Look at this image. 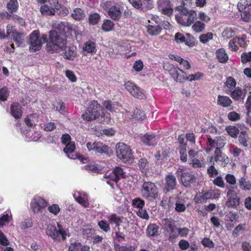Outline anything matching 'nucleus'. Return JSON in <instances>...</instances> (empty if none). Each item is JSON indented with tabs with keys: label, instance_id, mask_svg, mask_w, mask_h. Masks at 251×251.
Wrapping results in <instances>:
<instances>
[{
	"label": "nucleus",
	"instance_id": "39",
	"mask_svg": "<svg viewBox=\"0 0 251 251\" xmlns=\"http://www.w3.org/2000/svg\"><path fill=\"white\" fill-rule=\"evenodd\" d=\"M240 187L244 190H249L251 188V183L250 181H246L245 178L241 177L239 180Z\"/></svg>",
	"mask_w": 251,
	"mask_h": 251
},
{
	"label": "nucleus",
	"instance_id": "1",
	"mask_svg": "<svg viewBox=\"0 0 251 251\" xmlns=\"http://www.w3.org/2000/svg\"><path fill=\"white\" fill-rule=\"evenodd\" d=\"M179 12L175 15V19L178 24L184 26H190L197 20V14L195 10H189L184 6V2L182 4L175 8Z\"/></svg>",
	"mask_w": 251,
	"mask_h": 251
},
{
	"label": "nucleus",
	"instance_id": "27",
	"mask_svg": "<svg viewBox=\"0 0 251 251\" xmlns=\"http://www.w3.org/2000/svg\"><path fill=\"white\" fill-rule=\"evenodd\" d=\"M13 41L18 45V46L22 44L24 42V34L22 32L15 31L11 35Z\"/></svg>",
	"mask_w": 251,
	"mask_h": 251
},
{
	"label": "nucleus",
	"instance_id": "62",
	"mask_svg": "<svg viewBox=\"0 0 251 251\" xmlns=\"http://www.w3.org/2000/svg\"><path fill=\"white\" fill-rule=\"evenodd\" d=\"M113 173L114 175H115V176L118 177V181L120 179V177L122 176L124 174L123 169L119 167H115L113 171Z\"/></svg>",
	"mask_w": 251,
	"mask_h": 251
},
{
	"label": "nucleus",
	"instance_id": "38",
	"mask_svg": "<svg viewBox=\"0 0 251 251\" xmlns=\"http://www.w3.org/2000/svg\"><path fill=\"white\" fill-rule=\"evenodd\" d=\"M158 226L155 224H151L148 226L147 232L150 236H153L158 234Z\"/></svg>",
	"mask_w": 251,
	"mask_h": 251
},
{
	"label": "nucleus",
	"instance_id": "63",
	"mask_svg": "<svg viewBox=\"0 0 251 251\" xmlns=\"http://www.w3.org/2000/svg\"><path fill=\"white\" fill-rule=\"evenodd\" d=\"M202 245L207 247H209L210 248H213L214 247V243L210 240L209 238H204L201 242Z\"/></svg>",
	"mask_w": 251,
	"mask_h": 251
},
{
	"label": "nucleus",
	"instance_id": "18",
	"mask_svg": "<svg viewBox=\"0 0 251 251\" xmlns=\"http://www.w3.org/2000/svg\"><path fill=\"white\" fill-rule=\"evenodd\" d=\"M141 141L146 145L151 146L157 144L156 137L155 134L146 133L141 137Z\"/></svg>",
	"mask_w": 251,
	"mask_h": 251
},
{
	"label": "nucleus",
	"instance_id": "10",
	"mask_svg": "<svg viewBox=\"0 0 251 251\" xmlns=\"http://www.w3.org/2000/svg\"><path fill=\"white\" fill-rule=\"evenodd\" d=\"M157 7L163 15L171 17L173 14V4L170 0H157Z\"/></svg>",
	"mask_w": 251,
	"mask_h": 251
},
{
	"label": "nucleus",
	"instance_id": "13",
	"mask_svg": "<svg viewBox=\"0 0 251 251\" xmlns=\"http://www.w3.org/2000/svg\"><path fill=\"white\" fill-rule=\"evenodd\" d=\"M176 173L177 175L180 176L182 184L185 187L190 186L192 183L195 182L197 176L195 173L192 172H182V170L179 169Z\"/></svg>",
	"mask_w": 251,
	"mask_h": 251
},
{
	"label": "nucleus",
	"instance_id": "35",
	"mask_svg": "<svg viewBox=\"0 0 251 251\" xmlns=\"http://www.w3.org/2000/svg\"><path fill=\"white\" fill-rule=\"evenodd\" d=\"M193 30L197 33H200L202 32L205 27V25L201 21H198L193 24L192 25Z\"/></svg>",
	"mask_w": 251,
	"mask_h": 251
},
{
	"label": "nucleus",
	"instance_id": "12",
	"mask_svg": "<svg viewBox=\"0 0 251 251\" xmlns=\"http://www.w3.org/2000/svg\"><path fill=\"white\" fill-rule=\"evenodd\" d=\"M29 44V50L33 52L38 51L41 49L43 42L40 39L39 30H35L30 34Z\"/></svg>",
	"mask_w": 251,
	"mask_h": 251
},
{
	"label": "nucleus",
	"instance_id": "11",
	"mask_svg": "<svg viewBox=\"0 0 251 251\" xmlns=\"http://www.w3.org/2000/svg\"><path fill=\"white\" fill-rule=\"evenodd\" d=\"M175 40L178 44L184 43L189 47H194L196 43L194 37L190 33H186L184 35L180 32H177L175 35Z\"/></svg>",
	"mask_w": 251,
	"mask_h": 251
},
{
	"label": "nucleus",
	"instance_id": "26",
	"mask_svg": "<svg viewBox=\"0 0 251 251\" xmlns=\"http://www.w3.org/2000/svg\"><path fill=\"white\" fill-rule=\"evenodd\" d=\"M115 24L113 22L109 19H105L101 25V29L105 32H108L112 30Z\"/></svg>",
	"mask_w": 251,
	"mask_h": 251
},
{
	"label": "nucleus",
	"instance_id": "6",
	"mask_svg": "<svg viewBox=\"0 0 251 251\" xmlns=\"http://www.w3.org/2000/svg\"><path fill=\"white\" fill-rule=\"evenodd\" d=\"M251 90V85L246 84L243 86V89L239 86L236 87L233 90L226 89L225 92L229 95L231 98L235 101H243L246 97L248 91Z\"/></svg>",
	"mask_w": 251,
	"mask_h": 251
},
{
	"label": "nucleus",
	"instance_id": "44",
	"mask_svg": "<svg viewBox=\"0 0 251 251\" xmlns=\"http://www.w3.org/2000/svg\"><path fill=\"white\" fill-rule=\"evenodd\" d=\"M241 12V17L242 20L246 23L251 22V14L250 10H243Z\"/></svg>",
	"mask_w": 251,
	"mask_h": 251
},
{
	"label": "nucleus",
	"instance_id": "34",
	"mask_svg": "<svg viewBox=\"0 0 251 251\" xmlns=\"http://www.w3.org/2000/svg\"><path fill=\"white\" fill-rule=\"evenodd\" d=\"M100 19V15L98 13H93L89 15L88 17V22L90 25H97Z\"/></svg>",
	"mask_w": 251,
	"mask_h": 251
},
{
	"label": "nucleus",
	"instance_id": "60",
	"mask_svg": "<svg viewBox=\"0 0 251 251\" xmlns=\"http://www.w3.org/2000/svg\"><path fill=\"white\" fill-rule=\"evenodd\" d=\"M143 62L140 60H137L135 62L133 65V69L134 70H135L136 72H139L142 70L143 68Z\"/></svg>",
	"mask_w": 251,
	"mask_h": 251
},
{
	"label": "nucleus",
	"instance_id": "47",
	"mask_svg": "<svg viewBox=\"0 0 251 251\" xmlns=\"http://www.w3.org/2000/svg\"><path fill=\"white\" fill-rule=\"evenodd\" d=\"M8 16L9 18H11L15 23H18L22 26L25 25V20L16 14H9Z\"/></svg>",
	"mask_w": 251,
	"mask_h": 251
},
{
	"label": "nucleus",
	"instance_id": "21",
	"mask_svg": "<svg viewBox=\"0 0 251 251\" xmlns=\"http://www.w3.org/2000/svg\"><path fill=\"white\" fill-rule=\"evenodd\" d=\"M249 95L247 98L246 102L245 104L247 111V122L251 123V90L249 91Z\"/></svg>",
	"mask_w": 251,
	"mask_h": 251
},
{
	"label": "nucleus",
	"instance_id": "14",
	"mask_svg": "<svg viewBox=\"0 0 251 251\" xmlns=\"http://www.w3.org/2000/svg\"><path fill=\"white\" fill-rule=\"evenodd\" d=\"M117 157H130L132 151L129 146L124 143H119L116 145Z\"/></svg>",
	"mask_w": 251,
	"mask_h": 251
},
{
	"label": "nucleus",
	"instance_id": "20",
	"mask_svg": "<svg viewBox=\"0 0 251 251\" xmlns=\"http://www.w3.org/2000/svg\"><path fill=\"white\" fill-rule=\"evenodd\" d=\"M62 51H64V57L70 60H74L77 55L75 49L74 47H68L66 46Z\"/></svg>",
	"mask_w": 251,
	"mask_h": 251
},
{
	"label": "nucleus",
	"instance_id": "2",
	"mask_svg": "<svg viewBox=\"0 0 251 251\" xmlns=\"http://www.w3.org/2000/svg\"><path fill=\"white\" fill-rule=\"evenodd\" d=\"M49 42L47 44V50L51 53L57 52L59 50H63L67 44V40L63 34L56 30L49 32Z\"/></svg>",
	"mask_w": 251,
	"mask_h": 251
},
{
	"label": "nucleus",
	"instance_id": "24",
	"mask_svg": "<svg viewBox=\"0 0 251 251\" xmlns=\"http://www.w3.org/2000/svg\"><path fill=\"white\" fill-rule=\"evenodd\" d=\"M96 46L95 43L89 40L84 43L83 50L87 53H95L97 50Z\"/></svg>",
	"mask_w": 251,
	"mask_h": 251
},
{
	"label": "nucleus",
	"instance_id": "36",
	"mask_svg": "<svg viewBox=\"0 0 251 251\" xmlns=\"http://www.w3.org/2000/svg\"><path fill=\"white\" fill-rule=\"evenodd\" d=\"M240 203V198L238 197L231 198V199L227 198L226 202V205L228 207H235L238 206Z\"/></svg>",
	"mask_w": 251,
	"mask_h": 251
},
{
	"label": "nucleus",
	"instance_id": "9",
	"mask_svg": "<svg viewBox=\"0 0 251 251\" xmlns=\"http://www.w3.org/2000/svg\"><path fill=\"white\" fill-rule=\"evenodd\" d=\"M125 88L134 98L143 100L146 98L145 91L133 82L128 81L125 84Z\"/></svg>",
	"mask_w": 251,
	"mask_h": 251
},
{
	"label": "nucleus",
	"instance_id": "8",
	"mask_svg": "<svg viewBox=\"0 0 251 251\" xmlns=\"http://www.w3.org/2000/svg\"><path fill=\"white\" fill-rule=\"evenodd\" d=\"M102 8L105 10L109 16L113 20L118 21L121 17L120 7L110 1H107L102 5Z\"/></svg>",
	"mask_w": 251,
	"mask_h": 251
},
{
	"label": "nucleus",
	"instance_id": "42",
	"mask_svg": "<svg viewBox=\"0 0 251 251\" xmlns=\"http://www.w3.org/2000/svg\"><path fill=\"white\" fill-rule=\"evenodd\" d=\"M75 142H71L70 143L65 145V147L63 149L64 152L68 155L69 154L72 153L75 151Z\"/></svg>",
	"mask_w": 251,
	"mask_h": 251
},
{
	"label": "nucleus",
	"instance_id": "22",
	"mask_svg": "<svg viewBox=\"0 0 251 251\" xmlns=\"http://www.w3.org/2000/svg\"><path fill=\"white\" fill-rule=\"evenodd\" d=\"M216 54L219 62L225 63L227 62L228 56L223 48L218 49L216 52Z\"/></svg>",
	"mask_w": 251,
	"mask_h": 251
},
{
	"label": "nucleus",
	"instance_id": "31",
	"mask_svg": "<svg viewBox=\"0 0 251 251\" xmlns=\"http://www.w3.org/2000/svg\"><path fill=\"white\" fill-rule=\"evenodd\" d=\"M225 86L227 89L233 90L236 87L237 82L235 79L232 76H228L226 78V80L224 82Z\"/></svg>",
	"mask_w": 251,
	"mask_h": 251
},
{
	"label": "nucleus",
	"instance_id": "4",
	"mask_svg": "<svg viewBox=\"0 0 251 251\" xmlns=\"http://www.w3.org/2000/svg\"><path fill=\"white\" fill-rule=\"evenodd\" d=\"M101 105L97 100L91 101L86 111L82 115V118L87 121H92L99 118L100 115Z\"/></svg>",
	"mask_w": 251,
	"mask_h": 251
},
{
	"label": "nucleus",
	"instance_id": "29",
	"mask_svg": "<svg viewBox=\"0 0 251 251\" xmlns=\"http://www.w3.org/2000/svg\"><path fill=\"white\" fill-rule=\"evenodd\" d=\"M162 29V28L160 25L156 26L148 25L147 26L148 32L151 35H156L159 34L161 32Z\"/></svg>",
	"mask_w": 251,
	"mask_h": 251
},
{
	"label": "nucleus",
	"instance_id": "56",
	"mask_svg": "<svg viewBox=\"0 0 251 251\" xmlns=\"http://www.w3.org/2000/svg\"><path fill=\"white\" fill-rule=\"evenodd\" d=\"M81 244L80 243H71L69 247L68 251H80Z\"/></svg>",
	"mask_w": 251,
	"mask_h": 251
},
{
	"label": "nucleus",
	"instance_id": "61",
	"mask_svg": "<svg viewBox=\"0 0 251 251\" xmlns=\"http://www.w3.org/2000/svg\"><path fill=\"white\" fill-rule=\"evenodd\" d=\"M56 128V125L53 122H48L44 125V130L46 131H51Z\"/></svg>",
	"mask_w": 251,
	"mask_h": 251
},
{
	"label": "nucleus",
	"instance_id": "53",
	"mask_svg": "<svg viewBox=\"0 0 251 251\" xmlns=\"http://www.w3.org/2000/svg\"><path fill=\"white\" fill-rule=\"evenodd\" d=\"M235 40L241 47H245L246 46V39L247 36L245 34H242L240 37H235Z\"/></svg>",
	"mask_w": 251,
	"mask_h": 251
},
{
	"label": "nucleus",
	"instance_id": "55",
	"mask_svg": "<svg viewBox=\"0 0 251 251\" xmlns=\"http://www.w3.org/2000/svg\"><path fill=\"white\" fill-rule=\"evenodd\" d=\"M228 119L231 121H237L240 119V115L235 111L230 112L227 114Z\"/></svg>",
	"mask_w": 251,
	"mask_h": 251
},
{
	"label": "nucleus",
	"instance_id": "16",
	"mask_svg": "<svg viewBox=\"0 0 251 251\" xmlns=\"http://www.w3.org/2000/svg\"><path fill=\"white\" fill-rule=\"evenodd\" d=\"M165 183L164 190L166 192H169L173 190L176 186V177L172 175H167L165 179Z\"/></svg>",
	"mask_w": 251,
	"mask_h": 251
},
{
	"label": "nucleus",
	"instance_id": "41",
	"mask_svg": "<svg viewBox=\"0 0 251 251\" xmlns=\"http://www.w3.org/2000/svg\"><path fill=\"white\" fill-rule=\"evenodd\" d=\"M226 129L228 135L233 138H236L239 133V129L235 126H227Z\"/></svg>",
	"mask_w": 251,
	"mask_h": 251
},
{
	"label": "nucleus",
	"instance_id": "49",
	"mask_svg": "<svg viewBox=\"0 0 251 251\" xmlns=\"http://www.w3.org/2000/svg\"><path fill=\"white\" fill-rule=\"evenodd\" d=\"M9 96L8 88L6 87L0 89V100L3 101H6Z\"/></svg>",
	"mask_w": 251,
	"mask_h": 251
},
{
	"label": "nucleus",
	"instance_id": "17",
	"mask_svg": "<svg viewBox=\"0 0 251 251\" xmlns=\"http://www.w3.org/2000/svg\"><path fill=\"white\" fill-rule=\"evenodd\" d=\"M10 113L15 119H20L23 115L22 107L18 102H13L11 104Z\"/></svg>",
	"mask_w": 251,
	"mask_h": 251
},
{
	"label": "nucleus",
	"instance_id": "57",
	"mask_svg": "<svg viewBox=\"0 0 251 251\" xmlns=\"http://www.w3.org/2000/svg\"><path fill=\"white\" fill-rule=\"evenodd\" d=\"M103 105L104 107L108 110L113 112L114 111V104L110 100H105Z\"/></svg>",
	"mask_w": 251,
	"mask_h": 251
},
{
	"label": "nucleus",
	"instance_id": "25",
	"mask_svg": "<svg viewBox=\"0 0 251 251\" xmlns=\"http://www.w3.org/2000/svg\"><path fill=\"white\" fill-rule=\"evenodd\" d=\"M249 137L246 131H242L239 133V141L240 144L244 147L249 146L248 142Z\"/></svg>",
	"mask_w": 251,
	"mask_h": 251
},
{
	"label": "nucleus",
	"instance_id": "15",
	"mask_svg": "<svg viewBox=\"0 0 251 251\" xmlns=\"http://www.w3.org/2000/svg\"><path fill=\"white\" fill-rule=\"evenodd\" d=\"M170 74L176 82H183L186 80V73L178 67L171 70Z\"/></svg>",
	"mask_w": 251,
	"mask_h": 251
},
{
	"label": "nucleus",
	"instance_id": "51",
	"mask_svg": "<svg viewBox=\"0 0 251 251\" xmlns=\"http://www.w3.org/2000/svg\"><path fill=\"white\" fill-rule=\"evenodd\" d=\"M132 205L136 208L142 209L145 204L144 201L141 199L138 198L133 199L132 201Z\"/></svg>",
	"mask_w": 251,
	"mask_h": 251
},
{
	"label": "nucleus",
	"instance_id": "59",
	"mask_svg": "<svg viewBox=\"0 0 251 251\" xmlns=\"http://www.w3.org/2000/svg\"><path fill=\"white\" fill-rule=\"evenodd\" d=\"M49 211L54 215H57L60 211V208L58 205L53 204L48 207Z\"/></svg>",
	"mask_w": 251,
	"mask_h": 251
},
{
	"label": "nucleus",
	"instance_id": "43",
	"mask_svg": "<svg viewBox=\"0 0 251 251\" xmlns=\"http://www.w3.org/2000/svg\"><path fill=\"white\" fill-rule=\"evenodd\" d=\"M40 11L42 14L47 15H53L55 12L54 9L50 7L46 4L41 7Z\"/></svg>",
	"mask_w": 251,
	"mask_h": 251
},
{
	"label": "nucleus",
	"instance_id": "40",
	"mask_svg": "<svg viewBox=\"0 0 251 251\" xmlns=\"http://www.w3.org/2000/svg\"><path fill=\"white\" fill-rule=\"evenodd\" d=\"M132 116L134 119L137 120H143L146 117L144 112L137 108L134 109Z\"/></svg>",
	"mask_w": 251,
	"mask_h": 251
},
{
	"label": "nucleus",
	"instance_id": "23",
	"mask_svg": "<svg viewBox=\"0 0 251 251\" xmlns=\"http://www.w3.org/2000/svg\"><path fill=\"white\" fill-rule=\"evenodd\" d=\"M85 16L84 11L80 8H75L71 14V17L76 21H80L84 19Z\"/></svg>",
	"mask_w": 251,
	"mask_h": 251
},
{
	"label": "nucleus",
	"instance_id": "48",
	"mask_svg": "<svg viewBox=\"0 0 251 251\" xmlns=\"http://www.w3.org/2000/svg\"><path fill=\"white\" fill-rule=\"evenodd\" d=\"M114 249L115 251H134L135 248L132 246L126 247L120 246L119 244L114 245Z\"/></svg>",
	"mask_w": 251,
	"mask_h": 251
},
{
	"label": "nucleus",
	"instance_id": "30",
	"mask_svg": "<svg viewBox=\"0 0 251 251\" xmlns=\"http://www.w3.org/2000/svg\"><path fill=\"white\" fill-rule=\"evenodd\" d=\"M238 8L240 11L243 10H251V0H242L238 4Z\"/></svg>",
	"mask_w": 251,
	"mask_h": 251
},
{
	"label": "nucleus",
	"instance_id": "37",
	"mask_svg": "<svg viewBox=\"0 0 251 251\" xmlns=\"http://www.w3.org/2000/svg\"><path fill=\"white\" fill-rule=\"evenodd\" d=\"M165 225L167 226L171 231V233L177 234L178 228H177L174 223H172L171 219H165L164 220Z\"/></svg>",
	"mask_w": 251,
	"mask_h": 251
},
{
	"label": "nucleus",
	"instance_id": "32",
	"mask_svg": "<svg viewBox=\"0 0 251 251\" xmlns=\"http://www.w3.org/2000/svg\"><path fill=\"white\" fill-rule=\"evenodd\" d=\"M236 28L231 27H226L222 33V37L226 39H228L233 37L236 33Z\"/></svg>",
	"mask_w": 251,
	"mask_h": 251
},
{
	"label": "nucleus",
	"instance_id": "5",
	"mask_svg": "<svg viewBox=\"0 0 251 251\" xmlns=\"http://www.w3.org/2000/svg\"><path fill=\"white\" fill-rule=\"evenodd\" d=\"M141 194L143 198L150 201L156 199L158 196L157 186L151 181L144 182L142 186Z\"/></svg>",
	"mask_w": 251,
	"mask_h": 251
},
{
	"label": "nucleus",
	"instance_id": "46",
	"mask_svg": "<svg viewBox=\"0 0 251 251\" xmlns=\"http://www.w3.org/2000/svg\"><path fill=\"white\" fill-rule=\"evenodd\" d=\"M213 37V34L212 32H207L206 34H203L200 35L199 39L201 42L205 44L212 39Z\"/></svg>",
	"mask_w": 251,
	"mask_h": 251
},
{
	"label": "nucleus",
	"instance_id": "64",
	"mask_svg": "<svg viewBox=\"0 0 251 251\" xmlns=\"http://www.w3.org/2000/svg\"><path fill=\"white\" fill-rule=\"evenodd\" d=\"M225 179L227 183L230 184L234 185L236 183V179L234 176L231 174H227L226 176Z\"/></svg>",
	"mask_w": 251,
	"mask_h": 251
},
{
	"label": "nucleus",
	"instance_id": "54",
	"mask_svg": "<svg viewBox=\"0 0 251 251\" xmlns=\"http://www.w3.org/2000/svg\"><path fill=\"white\" fill-rule=\"evenodd\" d=\"M98 225L100 228L105 232H107L110 230L109 225L106 221H100L98 223Z\"/></svg>",
	"mask_w": 251,
	"mask_h": 251
},
{
	"label": "nucleus",
	"instance_id": "45",
	"mask_svg": "<svg viewBox=\"0 0 251 251\" xmlns=\"http://www.w3.org/2000/svg\"><path fill=\"white\" fill-rule=\"evenodd\" d=\"M108 221L110 223H114L117 226H119L122 222L120 217L116 214H111L108 217Z\"/></svg>",
	"mask_w": 251,
	"mask_h": 251
},
{
	"label": "nucleus",
	"instance_id": "50",
	"mask_svg": "<svg viewBox=\"0 0 251 251\" xmlns=\"http://www.w3.org/2000/svg\"><path fill=\"white\" fill-rule=\"evenodd\" d=\"M241 60L243 64L251 62V51L242 53L241 56Z\"/></svg>",
	"mask_w": 251,
	"mask_h": 251
},
{
	"label": "nucleus",
	"instance_id": "3",
	"mask_svg": "<svg viewBox=\"0 0 251 251\" xmlns=\"http://www.w3.org/2000/svg\"><path fill=\"white\" fill-rule=\"evenodd\" d=\"M58 229L54 226L49 225L46 230V234L50 236L54 241H60L66 239V236H70L69 232L64 230L62 226L57 223Z\"/></svg>",
	"mask_w": 251,
	"mask_h": 251
},
{
	"label": "nucleus",
	"instance_id": "58",
	"mask_svg": "<svg viewBox=\"0 0 251 251\" xmlns=\"http://www.w3.org/2000/svg\"><path fill=\"white\" fill-rule=\"evenodd\" d=\"M237 42L235 40V38H233L232 39H231L229 43L228 46L229 48L232 51H236L238 50L239 48L237 45Z\"/></svg>",
	"mask_w": 251,
	"mask_h": 251
},
{
	"label": "nucleus",
	"instance_id": "19",
	"mask_svg": "<svg viewBox=\"0 0 251 251\" xmlns=\"http://www.w3.org/2000/svg\"><path fill=\"white\" fill-rule=\"evenodd\" d=\"M217 104L223 107H228L231 106L232 101L226 96L219 95L217 100Z\"/></svg>",
	"mask_w": 251,
	"mask_h": 251
},
{
	"label": "nucleus",
	"instance_id": "33",
	"mask_svg": "<svg viewBox=\"0 0 251 251\" xmlns=\"http://www.w3.org/2000/svg\"><path fill=\"white\" fill-rule=\"evenodd\" d=\"M129 2L132 6L136 9L142 10H146L149 9L146 7L145 4L142 0H129Z\"/></svg>",
	"mask_w": 251,
	"mask_h": 251
},
{
	"label": "nucleus",
	"instance_id": "28",
	"mask_svg": "<svg viewBox=\"0 0 251 251\" xmlns=\"http://www.w3.org/2000/svg\"><path fill=\"white\" fill-rule=\"evenodd\" d=\"M6 7L10 13L16 12L19 8V3L17 0H10L6 4Z\"/></svg>",
	"mask_w": 251,
	"mask_h": 251
},
{
	"label": "nucleus",
	"instance_id": "7",
	"mask_svg": "<svg viewBox=\"0 0 251 251\" xmlns=\"http://www.w3.org/2000/svg\"><path fill=\"white\" fill-rule=\"evenodd\" d=\"M86 146L89 151H93L103 155L110 156L113 153L110 147L100 142H89L87 143Z\"/></svg>",
	"mask_w": 251,
	"mask_h": 251
},
{
	"label": "nucleus",
	"instance_id": "52",
	"mask_svg": "<svg viewBox=\"0 0 251 251\" xmlns=\"http://www.w3.org/2000/svg\"><path fill=\"white\" fill-rule=\"evenodd\" d=\"M34 199L35 200V202L38 205V207H39L40 211L47 206V202L44 199L40 197H37L34 198Z\"/></svg>",
	"mask_w": 251,
	"mask_h": 251
}]
</instances>
